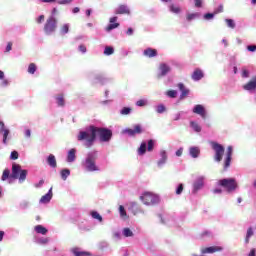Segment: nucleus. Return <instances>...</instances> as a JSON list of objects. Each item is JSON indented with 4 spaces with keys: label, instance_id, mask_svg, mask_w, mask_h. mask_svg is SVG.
Masks as SVG:
<instances>
[{
    "label": "nucleus",
    "instance_id": "f257e3e1",
    "mask_svg": "<svg viewBox=\"0 0 256 256\" xmlns=\"http://www.w3.org/2000/svg\"><path fill=\"white\" fill-rule=\"evenodd\" d=\"M77 139L79 141H85V147H92L93 143H95L96 134H95V126L90 125L86 131H80Z\"/></svg>",
    "mask_w": 256,
    "mask_h": 256
},
{
    "label": "nucleus",
    "instance_id": "f03ea898",
    "mask_svg": "<svg viewBox=\"0 0 256 256\" xmlns=\"http://www.w3.org/2000/svg\"><path fill=\"white\" fill-rule=\"evenodd\" d=\"M218 185L223 187L227 193H233V191H237V187L239 184L235 178H224L218 181Z\"/></svg>",
    "mask_w": 256,
    "mask_h": 256
},
{
    "label": "nucleus",
    "instance_id": "7ed1b4c3",
    "mask_svg": "<svg viewBox=\"0 0 256 256\" xmlns=\"http://www.w3.org/2000/svg\"><path fill=\"white\" fill-rule=\"evenodd\" d=\"M95 134L96 137L98 136L100 141H102L103 143L111 141V137H113V132L110 129L97 126H95Z\"/></svg>",
    "mask_w": 256,
    "mask_h": 256
},
{
    "label": "nucleus",
    "instance_id": "20e7f679",
    "mask_svg": "<svg viewBox=\"0 0 256 256\" xmlns=\"http://www.w3.org/2000/svg\"><path fill=\"white\" fill-rule=\"evenodd\" d=\"M210 145L215 152L214 161L221 163L223 161V155H225V147L217 142H210Z\"/></svg>",
    "mask_w": 256,
    "mask_h": 256
},
{
    "label": "nucleus",
    "instance_id": "39448f33",
    "mask_svg": "<svg viewBox=\"0 0 256 256\" xmlns=\"http://www.w3.org/2000/svg\"><path fill=\"white\" fill-rule=\"evenodd\" d=\"M95 161H97V154L88 153L84 163L85 169L90 172L99 171V167H97Z\"/></svg>",
    "mask_w": 256,
    "mask_h": 256
},
{
    "label": "nucleus",
    "instance_id": "423d86ee",
    "mask_svg": "<svg viewBox=\"0 0 256 256\" xmlns=\"http://www.w3.org/2000/svg\"><path fill=\"white\" fill-rule=\"evenodd\" d=\"M140 201H142L144 205H157V203H159V196L153 194V192H144L143 195L140 196Z\"/></svg>",
    "mask_w": 256,
    "mask_h": 256
},
{
    "label": "nucleus",
    "instance_id": "0eeeda50",
    "mask_svg": "<svg viewBox=\"0 0 256 256\" xmlns=\"http://www.w3.org/2000/svg\"><path fill=\"white\" fill-rule=\"evenodd\" d=\"M57 29V20L54 17H50L47 19L46 24L44 26V31L47 34L53 33Z\"/></svg>",
    "mask_w": 256,
    "mask_h": 256
},
{
    "label": "nucleus",
    "instance_id": "6e6552de",
    "mask_svg": "<svg viewBox=\"0 0 256 256\" xmlns=\"http://www.w3.org/2000/svg\"><path fill=\"white\" fill-rule=\"evenodd\" d=\"M200 251L202 255L220 253V251H223V247L221 246L202 247Z\"/></svg>",
    "mask_w": 256,
    "mask_h": 256
},
{
    "label": "nucleus",
    "instance_id": "1a4fd4ad",
    "mask_svg": "<svg viewBox=\"0 0 256 256\" xmlns=\"http://www.w3.org/2000/svg\"><path fill=\"white\" fill-rule=\"evenodd\" d=\"M231 157H233V146H228L226 158L224 160V169H229V167H231Z\"/></svg>",
    "mask_w": 256,
    "mask_h": 256
},
{
    "label": "nucleus",
    "instance_id": "9d476101",
    "mask_svg": "<svg viewBox=\"0 0 256 256\" xmlns=\"http://www.w3.org/2000/svg\"><path fill=\"white\" fill-rule=\"evenodd\" d=\"M124 133H127L130 137H135V135L143 133V129L141 128V125L137 124L134 126V129L127 128L124 130Z\"/></svg>",
    "mask_w": 256,
    "mask_h": 256
},
{
    "label": "nucleus",
    "instance_id": "9b49d317",
    "mask_svg": "<svg viewBox=\"0 0 256 256\" xmlns=\"http://www.w3.org/2000/svg\"><path fill=\"white\" fill-rule=\"evenodd\" d=\"M193 113H195L196 115H200L202 119H207V112L205 111V107L201 104H197L193 108Z\"/></svg>",
    "mask_w": 256,
    "mask_h": 256
},
{
    "label": "nucleus",
    "instance_id": "f8f14e48",
    "mask_svg": "<svg viewBox=\"0 0 256 256\" xmlns=\"http://www.w3.org/2000/svg\"><path fill=\"white\" fill-rule=\"evenodd\" d=\"M0 134L3 136V143L7 145V137H9V129L5 128V123L0 121Z\"/></svg>",
    "mask_w": 256,
    "mask_h": 256
},
{
    "label": "nucleus",
    "instance_id": "ddd939ff",
    "mask_svg": "<svg viewBox=\"0 0 256 256\" xmlns=\"http://www.w3.org/2000/svg\"><path fill=\"white\" fill-rule=\"evenodd\" d=\"M19 173L21 174V165L13 164L12 173L10 175L11 179H19Z\"/></svg>",
    "mask_w": 256,
    "mask_h": 256
},
{
    "label": "nucleus",
    "instance_id": "4468645a",
    "mask_svg": "<svg viewBox=\"0 0 256 256\" xmlns=\"http://www.w3.org/2000/svg\"><path fill=\"white\" fill-rule=\"evenodd\" d=\"M116 15H129L131 11L129 10V7L127 5H120L115 11Z\"/></svg>",
    "mask_w": 256,
    "mask_h": 256
},
{
    "label": "nucleus",
    "instance_id": "2eb2a0df",
    "mask_svg": "<svg viewBox=\"0 0 256 256\" xmlns=\"http://www.w3.org/2000/svg\"><path fill=\"white\" fill-rule=\"evenodd\" d=\"M191 77L193 81H201L204 77L203 70L199 68L195 69Z\"/></svg>",
    "mask_w": 256,
    "mask_h": 256
},
{
    "label": "nucleus",
    "instance_id": "dca6fc26",
    "mask_svg": "<svg viewBox=\"0 0 256 256\" xmlns=\"http://www.w3.org/2000/svg\"><path fill=\"white\" fill-rule=\"evenodd\" d=\"M245 91H255L256 89V77L243 86Z\"/></svg>",
    "mask_w": 256,
    "mask_h": 256
},
{
    "label": "nucleus",
    "instance_id": "f3484780",
    "mask_svg": "<svg viewBox=\"0 0 256 256\" xmlns=\"http://www.w3.org/2000/svg\"><path fill=\"white\" fill-rule=\"evenodd\" d=\"M117 21V16L110 18V25L106 27V31H113V29H117L119 27V23H115Z\"/></svg>",
    "mask_w": 256,
    "mask_h": 256
},
{
    "label": "nucleus",
    "instance_id": "a211bd4d",
    "mask_svg": "<svg viewBox=\"0 0 256 256\" xmlns=\"http://www.w3.org/2000/svg\"><path fill=\"white\" fill-rule=\"evenodd\" d=\"M143 55L149 58L157 57V49L147 48L144 50Z\"/></svg>",
    "mask_w": 256,
    "mask_h": 256
},
{
    "label": "nucleus",
    "instance_id": "6ab92c4d",
    "mask_svg": "<svg viewBox=\"0 0 256 256\" xmlns=\"http://www.w3.org/2000/svg\"><path fill=\"white\" fill-rule=\"evenodd\" d=\"M129 211H132L134 215H137V213H141V208H139V204L137 202H130Z\"/></svg>",
    "mask_w": 256,
    "mask_h": 256
},
{
    "label": "nucleus",
    "instance_id": "aec40b11",
    "mask_svg": "<svg viewBox=\"0 0 256 256\" xmlns=\"http://www.w3.org/2000/svg\"><path fill=\"white\" fill-rule=\"evenodd\" d=\"M53 197V188H51L47 194L41 197L40 203H49Z\"/></svg>",
    "mask_w": 256,
    "mask_h": 256
},
{
    "label": "nucleus",
    "instance_id": "412c9836",
    "mask_svg": "<svg viewBox=\"0 0 256 256\" xmlns=\"http://www.w3.org/2000/svg\"><path fill=\"white\" fill-rule=\"evenodd\" d=\"M189 153H190L191 157H193V159H197V157H199V155H201V149H199V147H197V146L190 147Z\"/></svg>",
    "mask_w": 256,
    "mask_h": 256
},
{
    "label": "nucleus",
    "instance_id": "4be33fe9",
    "mask_svg": "<svg viewBox=\"0 0 256 256\" xmlns=\"http://www.w3.org/2000/svg\"><path fill=\"white\" fill-rule=\"evenodd\" d=\"M203 185H205V183L203 182V178H198L193 184L194 193H197V191H199V189H203Z\"/></svg>",
    "mask_w": 256,
    "mask_h": 256
},
{
    "label": "nucleus",
    "instance_id": "5701e85b",
    "mask_svg": "<svg viewBox=\"0 0 256 256\" xmlns=\"http://www.w3.org/2000/svg\"><path fill=\"white\" fill-rule=\"evenodd\" d=\"M47 163L50 167L55 169V167H57V159L55 158V155L50 154L47 158Z\"/></svg>",
    "mask_w": 256,
    "mask_h": 256
},
{
    "label": "nucleus",
    "instance_id": "b1692460",
    "mask_svg": "<svg viewBox=\"0 0 256 256\" xmlns=\"http://www.w3.org/2000/svg\"><path fill=\"white\" fill-rule=\"evenodd\" d=\"M178 88L181 91V99H185V97H187V95H189V89L185 88V85L183 83H179L178 84Z\"/></svg>",
    "mask_w": 256,
    "mask_h": 256
},
{
    "label": "nucleus",
    "instance_id": "393cba45",
    "mask_svg": "<svg viewBox=\"0 0 256 256\" xmlns=\"http://www.w3.org/2000/svg\"><path fill=\"white\" fill-rule=\"evenodd\" d=\"M34 231L40 235H47L48 230L43 225H37L34 227Z\"/></svg>",
    "mask_w": 256,
    "mask_h": 256
},
{
    "label": "nucleus",
    "instance_id": "a878e982",
    "mask_svg": "<svg viewBox=\"0 0 256 256\" xmlns=\"http://www.w3.org/2000/svg\"><path fill=\"white\" fill-rule=\"evenodd\" d=\"M169 71H171V68L167 64L160 65L161 77H165Z\"/></svg>",
    "mask_w": 256,
    "mask_h": 256
},
{
    "label": "nucleus",
    "instance_id": "bb28decb",
    "mask_svg": "<svg viewBox=\"0 0 256 256\" xmlns=\"http://www.w3.org/2000/svg\"><path fill=\"white\" fill-rule=\"evenodd\" d=\"M75 153H76V150L74 148L70 149L67 156L68 163H73V161H75V158H76Z\"/></svg>",
    "mask_w": 256,
    "mask_h": 256
},
{
    "label": "nucleus",
    "instance_id": "cd10ccee",
    "mask_svg": "<svg viewBox=\"0 0 256 256\" xmlns=\"http://www.w3.org/2000/svg\"><path fill=\"white\" fill-rule=\"evenodd\" d=\"M56 101H57L58 107H65V97L63 96V94H59L56 97Z\"/></svg>",
    "mask_w": 256,
    "mask_h": 256
},
{
    "label": "nucleus",
    "instance_id": "c85d7f7f",
    "mask_svg": "<svg viewBox=\"0 0 256 256\" xmlns=\"http://www.w3.org/2000/svg\"><path fill=\"white\" fill-rule=\"evenodd\" d=\"M145 153H147V143L142 142L138 148V155H145Z\"/></svg>",
    "mask_w": 256,
    "mask_h": 256
},
{
    "label": "nucleus",
    "instance_id": "c756f323",
    "mask_svg": "<svg viewBox=\"0 0 256 256\" xmlns=\"http://www.w3.org/2000/svg\"><path fill=\"white\" fill-rule=\"evenodd\" d=\"M11 179V171L9 169H5L2 173V181H7V179Z\"/></svg>",
    "mask_w": 256,
    "mask_h": 256
},
{
    "label": "nucleus",
    "instance_id": "7c9ffc66",
    "mask_svg": "<svg viewBox=\"0 0 256 256\" xmlns=\"http://www.w3.org/2000/svg\"><path fill=\"white\" fill-rule=\"evenodd\" d=\"M18 179L20 183H23L27 179V170H21Z\"/></svg>",
    "mask_w": 256,
    "mask_h": 256
},
{
    "label": "nucleus",
    "instance_id": "2f4dec72",
    "mask_svg": "<svg viewBox=\"0 0 256 256\" xmlns=\"http://www.w3.org/2000/svg\"><path fill=\"white\" fill-rule=\"evenodd\" d=\"M169 9H170L171 13H176V14L181 13V7L175 6V4H171L169 6Z\"/></svg>",
    "mask_w": 256,
    "mask_h": 256
},
{
    "label": "nucleus",
    "instance_id": "473e14b6",
    "mask_svg": "<svg viewBox=\"0 0 256 256\" xmlns=\"http://www.w3.org/2000/svg\"><path fill=\"white\" fill-rule=\"evenodd\" d=\"M69 175H71V171L69 169H63L61 171V177L63 181H67V177H69Z\"/></svg>",
    "mask_w": 256,
    "mask_h": 256
},
{
    "label": "nucleus",
    "instance_id": "72a5a7b5",
    "mask_svg": "<svg viewBox=\"0 0 256 256\" xmlns=\"http://www.w3.org/2000/svg\"><path fill=\"white\" fill-rule=\"evenodd\" d=\"M190 126L196 133H201V126L197 122H190Z\"/></svg>",
    "mask_w": 256,
    "mask_h": 256
},
{
    "label": "nucleus",
    "instance_id": "f704fd0d",
    "mask_svg": "<svg viewBox=\"0 0 256 256\" xmlns=\"http://www.w3.org/2000/svg\"><path fill=\"white\" fill-rule=\"evenodd\" d=\"M35 71H37V65H35V63H30L28 66V73H30V75H35Z\"/></svg>",
    "mask_w": 256,
    "mask_h": 256
},
{
    "label": "nucleus",
    "instance_id": "c9c22d12",
    "mask_svg": "<svg viewBox=\"0 0 256 256\" xmlns=\"http://www.w3.org/2000/svg\"><path fill=\"white\" fill-rule=\"evenodd\" d=\"M254 233H253V228H248L247 230V234H246V238H245V243H249V239H251V237H253Z\"/></svg>",
    "mask_w": 256,
    "mask_h": 256
},
{
    "label": "nucleus",
    "instance_id": "e433bc0d",
    "mask_svg": "<svg viewBox=\"0 0 256 256\" xmlns=\"http://www.w3.org/2000/svg\"><path fill=\"white\" fill-rule=\"evenodd\" d=\"M115 53V50L111 46H106L104 49V55H113Z\"/></svg>",
    "mask_w": 256,
    "mask_h": 256
},
{
    "label": "nucleus",
    "instance_id": "4c0bfd02",
    "mask_svg": "<svg viewBox=\"0 0 256 256\" xmlns=\"http://www.w3.org/2000/svg\"><path fill=\"white\" fill-rule=\"evenodd\" d=\"M73 253L75 256H91L90 252H85V251L80 252V251L74 250Z\"/></svg>",
    "mask_w": 256,
    "mask_h": 256
},
{
    "label": "nucleus",
    "instance_id": "58836bf2",
    "mask_svg": "<svg viewBox=\"0 0 256 256\" xmlns=\"http://www.w3.org/2000/svg\"><path fill=\"white\" fill-rule=\"evenodd\" d=\"M91 215L93 219H97L98 221H103V217H101V214H99L97 211H92Z\"/></svg>",
    "mask_w": 256,
    "mask_h": 256
},
{
    "label": "nucleus",
    "instance_id": "ea45409f",
    "mask_svg": "<svg viewBox=\"0 0 256 256\" xmlns=\"http://www.w3.org/2000/svg\"><path fill=\"white\" fill-rule=\"evenodd\" d=\"M123 235L124 237H133V231H131L129 228H124Z\"/></svg>",
    "mask_w": 256,
    "mask_h": 256
},
{
    "label": "nucleus",
    "instance_id": "a19ab883",
    "mask_svg": "<svg viewBox=\"0 0 256 256\" xmlns=\"http://www.w3.org/2000/svg\"><path fill=\"white\" fill-rule=\"evenodd\" d=\"M205 237H211V231L206 230L199 234V239H205Z\"/></svg>",
    "mask_w": 256,
    "mask_h": 256
},
{
    "label": "nucleus",
    "instance_id": "79ce46f5",
    "mask_svg": "<svg viewBox=\"0 0 256 256\" xmlns=\"http://www.w3.org/2000/svg\"><path fill=\"white\" fill-rule=\"evenodd\" d=\"M146 147H147V151H149V152L153 151V149L155 147V141L149 140L148 141V146L146 145Z\"/></svg>",
    "mask_w": 256,
    "mask_h": 256
},
{
    "label": "nucleus",
    "instance_id": "37998d69",
    "mask_svg": "<svg viewBox=\"0 0 256 256\" xmlns=\"http://www.w3.org/2000/svg\"><path fill=\"white\" fill-rule=\"evenodd\" d=\"M197 17H199V13H192V14H188L186 16L187 21H193V19H197Z\"/></svg>",
    "mask_w": 256,
    "mask_h": 256
},
{
    "label": "nucleus",
    "instance_id": "c03bdc74",
    "mask_svg": "<svg viewBox=\"0 0 256 256\" xmlns=\"http://www.w3.org/2000/svg\"><path fill=\"white\" fill-rule=\"evenodd\" d=\"M225 21L230 29H235V21H233V19H226Z\"/></svg>",
    "mask_w": 256,
    "mask_h": 256
},
{
    "label": "nucleus",
    "instance_id": "a18cd8bd",
    "mask_svg": "<svg viewBox=\"0 0 256 256\" xmlns=\"http://www.w3.org/2000/svg\"><path fill=\"white\" fill-rule=\"evenodd\" d=\"M10 159L12 161H17V159H19V152L17 151H12L11 152V155H10Z\"/></svg>",
    "mask_w": 256,
    "mask_h": 256
},
{
    "label": "nucleus",
    "instance_id": "49530a36",
    "mask_svg": "<svg viewBox=\"0 0 256 256\" xmlns=\"http://www.w3.org/2000/svg\"><path fill=\"white\" fill-rule=\"evenodd\" d=\"M119 213L120 217H127V211H125V207H123V205L119 206Z\"/></svg>",
    "mask_w": 256,
    "mask_h": 256
},
{
    "label": "nucleus",
    "instance_id": "de8ad7c7",
    "mask_svg": "<svg viewBox=\"0 0 256 256\" xmlns=\"http://www.w3.org/2000/svg\"><path fill=\"white\" fill-rule=\"evenodd\" d=\"M167 96L170 97L171 99H175V97H177V91L175 90H169L167 92Z\"/></svg>",
    "mask_w": 256,
    "mask_h": 256
},
{
    "label": "nucleus",
    "instance_id": "09e8293b",
    "mask_svg": "<svg viewBox=\"0 0 256 256\" xmlns=\"http://www.w3.org/2000/svg\"><path fill=\"white\" fill-rule=\"evenodd\" d=\"M224 7L223 4L219 5L215 10H214V15H219V13H223Z\"/></svg>",
    "mask_w": 256,
    "mask_h": 256
},
{
    "label": "nucleus",
    "instance_id": "8fccbe9b",
    "mask_svg": "<svg viewBox=\"0 0 256 256\" xmlns=\"http://www.w3.org/2000/svg\"><path fill=\"white\" fill-rule=\"evenodd\" d=\"M121 115H129V113H131V108L129 107H124L122 110H121Z\"/></svg>",
    "mask_w": 256,
    "mask_h": 256
},
{
    "label": "nucleus",
    "instance_id": "3c124183",
    "mask_svg": "<svg viewBox=\"0 0 256 256\" xmlns=\"http://www.w3.org/2000/svg\"><path fill=\"white\" fill-rule=\"evenodd\" d=\"M61 33H69V24H64L61 27Z\"/></svg>",
    "mask_w": 256,
    "mask_h": 256
},
{
    "label": "nucleus",
    "instance_id": "603ef678",
    "mask_svg": "<svg viewBox=\"0 0 256 256\" xmlns=\"http://www.w3.org/2000/svg\"><path fill=\"white\" fill-rule=\"evenodd\" d=\"M165 110H166V108H165V106L164 105H158L157 106V113H165Z\"/></svg>",
    "mask_w": 256,
    "mask_h": 256
},
{
    "label": "nucleus",
    "instance_id": "864d4df0",
    "mask_svg": "<svg viewBox=\"0 0 256 256\" xmlns=\"http://www.w3.org/2000/svg\"><path fill=\"white\" fill-rule=\"evenodd\" d=\"M183 189V184H179L176 189V195H181V193H183Z\"/></svg>",
    "mask_w": 256,
    "mask_h": 256
},
{
    "label": "nucleus",
    "instance_id": "5fc2aeb1",
    "mask_svg": "<svg viewBox=\"0 0 256 256\" xmlns=\"http://www.w3.org/2000/svg\"><path fill=\"white\" fill-rule=\"evenodd\" d=\"M215 12L214 13H206L205 15H204V19H206V20H209V19H213V17H215Z\"/></svg>",
    "mask_w": 256,
    "mask_h": 256
},
{
    "label": "nucleus",
    "instance_id": "6e6d98bb",
    "mask_svg": "<svg viewBox=\"0 0 256 256\" xmlns=\"http://www.w3.org/2000/svg\"><path fill=\"white\" fill-rule=\"evenodd\" d=\"M79 51H81V53H87V46H85V44H81L78 47Z\"/></svg>",
    "mask_w": 256,
    "mask_h": 256
},
{
    "label": "nucleus",
    "instance_id": "4d7b16f0",
    "mask_svg": "<svg viewBox=\"0 0 256 256\" xmlns=\"http://www.w3.org/2000/svg\"><path fill=\"white\" fill-rule=\"evenodd\" d=\"M39 243L41 245H47V243H49V238H42L39 240Z\"/></svg>",
    "mask_w": 256,
    "mask_h": 256
},
{
    "label": "nucleus",
    "instance_id": "13d9d810",
    "mask_svg": "<svg viewBox=\"0 0 256 256\" xmlns=\"http://www.w3.org/2000/svg\"><path fill=\"white\" fill-rule=\"evenodd\" d=\"M58 3L59 5H67L69 3H73V0H61Z\"/></svg>",
    "mask_w": 256,
    "mask_h": 256
},
{
    "label": "nucleus",
    "instance_id": "bf43d9fd",
    "mask_svg": "<svg viewBox=\"0 0 256 256\" xmlns=\"http://www.w3.org/2000/svg\"><path fill=\"white\" fill-rule=\"evenodd\" d=\"M247 50L250 51V52H255L256 51V45H249L247 46Z\"/></svg>",
    "mask_w": 256,
    "mask_h": 256
},
{
    "label": "nucleus",
    "instance_id": "052dcab7",
    "mask_svg": "<svg viewBox=\"0 0 256 256\" xmlns=\"http://www.w3.org/2000/svg\"><path fill=\"white\" fill-rule=\"evenodd\" d=\"M242 77H244L245 79H247V77H249V71L247 69L242 70Z\"/></svg>",
    "mask_w": 256,
    "mask_h": 256
},
{
    "label": "nucleus",
    "instance_id": "680f3d73",
    "mask_svg": "<svg viewBox=\"0 0 256 256\" xmlns=\"http://www.w3.org/2000/svg\"><path fill=\"white\" fill-rule=\"evenodd\" d=\"M136 105H137L138 107H145V100H138V101L136 102Z\"/></svg>",
    "mask_w": 256,
    "mask_h": 256
},
{
    "label": "nucleus",
    "instance_id": "e2e57ef3",
    "mask_svg": "<svg viewBox=\"0 0 256 256\" xmlns=\"http://www.w3.org/2000/svg\"><path fill=\"white\" fill-rule=\"evenodd\" d=\"M195 7H203V0H194Z\"/></svg>",
    "mask_w": 256,
    "mask_h": 256
},
{
    "label": "nucleus",
    "instance_id": "0e129e2a",
    "mask_svg": "<svg viewBox=\"0 0 256 256\" xmlns=\"http://www.w3.org/2000/svg\"><path fill=\"white\" fill-rule=\"evenodd\" d=\"M11 49H13V43L12 42H8V44L6 46V52L9 53V51H11Z\"/></svg>",
    "mask_w": 256,
    "mask_h": 256
},
{
    "label": "nucleus",
    "instance_id": "69168bd1",
    "mask_svg": "<svg viewBox=\"0 0 256 256\" xmlns=\"http://www.w3.org/2000/svg\"><path fill=\"white\" fill-rule=\"evenodd\" d=\"M212 193L221 195V193H223V190L221 188H215L214 190H212Z\"/></svg>",
    "mask_w": 256,
    "mask_h": 256
},
{
    "label": "nucleus",
    "instance_id": "338daca9",
    "mask_svg": "<svg viewBox=\"0 0 256 256\" xmlns=\"http://www.w3.org/2000/svg\"><path fill=\"white\" fill-rule=\"evenodd\" d=\"M181 155H183V148H180L176 151V156L177 157H181Z\"/></svg>",
    "mask_w": 256,
    "mask_h": 256
},
{
    "label": "nucleus",
    "instance_id": "774afa93",
    "mask_svg": "<svg viewBox=\"0 0 256 256\" xmlns=\"http://www.w3.org/2000/svg\"><path fill=\"white\" fill-rule=\"evenodd\" d=\"M248 256H256V250H255V248H252V249L250 250V253L248 254Z\"/></svg>",
    "mask_w": 256,
    "mask_h": 256
}]
</instances>
